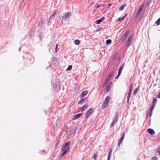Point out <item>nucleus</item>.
Returning <instances> with one entry per match:
<instances>
[{
	"instance_id": "obj_3",
	"label": "nucleus",
	"mask_w": 160,
	"mask_h": 160,
	"mask_svg": "<svg viewBox=\"0 0 160 160\" xmlns=\"http://www.w3.org/2000/svg\"><path fill=\"white\" fill-rule=\"evenodd\" d=\"M118 117V112H116L115 113V116L113 118V122L111 124V127L113 126L117 122Z\"/></svg>"
},
{
	"instance_id": "obj_52",
	"label": "nucleus",
	"mask_w": 160,
	"mask_h": 160,
	"mask_svg": "<svg viewBox=\"0 0 160 160\" xmlns=\"http://www.w3.org/2000/svg\"><path fill=\"white\" fill-rule=\"evenodd\" d=\"M19 52L20 51H21V48H19Z\"/></svg>"
},
{
	"instance_id": "obj_5",
	"label": "nucleus",
	"mask_w": 160,
	"mask_h": 160,
	"mask_svg": "<svg viewBox=\"0 0 160 160\" xmlns=\"http://www.w3.org/2000/svg\"><path fill=\"white\" fill-rule=\"evenodd\" d=\"M129 33V31H127L122 37V38L121 40V41L122 42H124L125 41V40L127 38Z\"/></svg>"
},
{
	"instance_id": "obj_39",
	"label": "nucleus",
	"mask_w": 160,
	"mask_h": 160,
	"mask_svg": "<svg viewBox=\"0 0 160 160\" xmlns=\"http://www.w3.org/2000/svg\"><path fill=\"white\" fill-rule=\"evenodd\" d=\"M140 14H139L138 12H137L136 14L135 17L136 18H137L140 15Z\"/></svg>"
},
{
	"instance_id": "obj_45",
	"label": "nucleus",
	"mask_w": 160,
	"mask_h": 160,
	"mask_svg": "<svg viewBox=\"0 0 160 160\" xmlns=\"http://www.w3.org/2000/svg\"><path fill=\"white\" fill-rule=\"evenodd\" d=\"M57 48H58V45H57V44H56V48H55L56 52L57 51V50H56V49H57Z\"/></svg>"
},
{
	"instance_id": "obj_10",
	"label": "nucleus",
	"mask_w": 160,
	"mask_h": 160,
	"mask_svg": "<svg viewBox=\"0 0 160 160\" xmlns=\"http://www.w3.org/2000/svg\"><path fill=\"white\" fill-rule=\"evenodd\" d=\"M124 66V63H123L119 68V70H118V74L120 75L122 71V70Z\"/></svg>"
},
{
	"instance_id": "obj_20",
	"label": "nucleus",
	"mask_w": 160,
	"mask_h": 160,
	"mask_svg": "<svg viewBox=\"0 0 160 160\" xmlns=\"http://www.w3.org/2000/svg\"><path fill=\"white\" fill-rule=\"evenodd\" d=\"M144 3H142L141 4L138 10L142 12V10L143 7L144 6Z\"/></svg>"
},
{
	"instance_id": "obj_25",
	"label": "nucleus",
	"mask_w": 160,
	"mask_h": 160,
	"mask_svg": "<svg viewBox=\"0 0 160 160\" xmlns=\"http://www.w3.org/2000/svg\"><path fill=\"white\" fill-rule=\"evenodd\" d=\"M112 42V40L111 39H108L106 41V43L107 44H109Z\"/></svg>"
},
{
	"instance_id": "obj_21",
	"label": "nucleus",
	"mask_w": 160,
	"mask_h": 160,
	"mask_svg": "<svg viewBox=\"0 0 160 160\" xmlns=\"http://www.w3.org/2000/svg\"><path fill=\"white\" fill-rule=\"evenodd\" d=\"M108 105V104L104 102L102 107V109H103L106 108Z\"/></svg>"
},
{
	"instance_id": "obj_7",
	"label": "nucleus",
	"mask_w": 160,
	"mask_h": 160,
	"mask_svg": "<svg viewBox=\"0 0 160 160\" xmlns=\"http://www.w3.org/2000/svg\"><path fill=\"white\" fill-rule=\"evenodd\" d=\"M82 113H81L78 114L77 115H75L74 116V117L72 118V120H76V119L79 118L82 115Z\"/></svg>"
},
{
	"instance_id": "obj_4",
	"label": "nucleus",
	"mask_w": 160,
	"mask_h": 160,
	"mask_svg": "<svg viewBox=\"0 0 160 160\" xmlns=\"http://www.w3.org/2000/svg\"><path fill=\"white\" fill-rule=\"evenodd\" d=\"M71 142L70 141H68L67 142L61 150H68L70 148L69 145L71 144Z\"/></svg>"
},
{
	"instance_id": "obj_42",
	"label": "nucleus",
	"mask_w": 160,
	"mask_h": 160,
	"mask_svg": "<svg viewBox=\"0 0 160 160\" xmlns=\"http://www.w3.org/2000/svg\"><path fill=\"white\" fill-rule=\"evenodd\" d=\"M131 93H132V92L130 91H129V92L128 93V96H131Z\"/></svg>"
},
{
	"instance_id": "obj_27",
	"label": "nucleus",
	"mask_w": 160,
	"mask_h": 160,
	"mask_svg": "<svg viewBox=\"0 0 160 160\" xmlns=\"http://www.w3.org/2000/svg\"><path fill=\"white\" fill-rule=\"evenodd\" d=\"M80 41L79 40H75V44L76 45H78L80 43Z\"/></svg>"
},
{
	"instance_id": "obj_14",
	"label": "nucleus",
	"mask_w": 160,
	"mask_h": 160,
	"mask_svg": "<svg viewBox=\"0 0 160 160\" xmlns=\"http://www.w3.org/2000/svg\"><path fill=\"white\" fill-rule=\"evenodd\" d=\"M126 6V3H124L122 5V6L120 7L119 9V11H122V10L124 7Z\"/></svg>"
},
{
	"instance_id": "obj_12",
	"label": "nucleus",
	"mask_w": 160,
	"mask_h": 160,
	"mask_svg": "<svg viewBox=\"0 0 160 160\" xmlns=\"http://www.w3.org/2000/svg\"><path fill=\"white\" fill-rule=\"evenodd\" d=\"M110 97L109 96H108L105 98V99L104 100V102L108 104L109 103V101H110Z\"/></svg>"
},
{
	"instance_id": "obj_43",
	"label": "nucleus",
	"mask_w": 160,
	"mask_h": 160,
	"mask_svg": "<svg viewBox=\"0 0 160 160\" xmlns=\"http://www.w3.org/2000/svg\"><path fill=\"white\" fill-rule=\"evenodd\" d=\"M111 5H112V4L111 3H110L109 4H108V6L107 7L108 8H109Z\"/></svg>"
},
{
	"instance_id": "obj_6",
	"label": "nucleus",
	"mask_w": 160,
	"mask_h": 160,
	"mask_svg": "<svg viewBox=\"0 0 160 160\" xmlns=\"http://www.w3.org/2000/svg\"><path fill=\"white\" fill-rule=\"evenodd\" d=\"M71 13L70 12H68L64 15V16L62 17V19L66 20L71 16Z\"/></svg>"
},
{
	"instance_id": "obj_31",
	"label": "nucleus",
	"mask_w": 160,
	"mask_h": 160,
	"mask_svg": "<svg viewBox=\"0 0 160 160\" xmlns=\"http://www.w3.org/2000/svg\"><path fill=\"white\" fill-rule=\"evenodd\" d=\"M101 20V19H100L97 20L96 21V23L98 24H100L102 22Z\"/></svg>"
},
{
	"instance_id": "obj_16",
	"label": "nucleus",
	"mask_w": 160,
	"mask_h": 160,
	"mask_svg": "<svg viewBox=\"0 0 160 160\" xmlns=\"http://www.w3.org/2000/svg\"><path fill=\"white\" fill-rule=\"evenodd\" d=\"M88 105L87 104L84 105L82 108L81 111L82 112L84 111L87 108Z\"/></svg>"
},
{
	"instance_id": "obj_26",
	"label": "nucleus",
	"mask_w": 160,
	"mask_h": 160,
	"mask_svg": "<svg viewBox=\"0 0 160 160\" xmlns=\"http://www.w3.org/2000/svg\"><path fill=\"white\" fill-rule=\"evenodd\" d=\"M111 151H110V152L108 153V160H110V157L111 154Z\"/></svg>"
},
{
	"instance_id": "obj_19",
	"label": "nucleus",
	"mask_w": 160,
	"mask_h": 160,
	"mask_svg": "<svg viewBox=\"0 0 160 160\" xmlns=\"http://www.w3.org/2000/svg\"><path fill=\"white\" fill-rule=\"evenodd\" d=\"M144 3H142L141 4L138 10L142 12V10L143 7L144 6Z\"/></svg>"
},
{
	"instance_id": "obj_11",
	"label": "nucleus",
	"mask_w": 160,
	"mask_h": 160,
	"mask_svg": "<svg viewBox=\"0 0 160 160\" xmlns=\"http://www.w3.org/2000/svg\"><path fill=\"white\" fill-rule=\"evenodd\" d=\"M111 86V83H110L107 85L106 87V91L107 92H108L110 90V87Z\"/></svg>"
},
{
	"instance_id": "obj_8",
	"label": "nucleus",
	"mask_w": 160,
	"mask_h": 160,
	"mask_svg": "<svg viewBox=\"0 0 160 160\" xmlns=\"http://www.w3.org/2000/svg\"><path fill=\"white\" fill-rule=\"evenodd\" d=\"M125 133L124 132H123V134H122L121 136L120 139H119V142L118 143V145H120V144L122 142L123 140V138H124V137L125 136Z\"/></svg>"
},
{
	"instance_id": "obj_9",
	"label": "nucleus",
	"mask_w": 160,
	"mask_h": 160,
	"mask_svg": "<svg viewBox=\"0 0 160 160\" xmlns=\"http://www.w3.org/2000/svg\"><path fill=\"white\" fill-rule=\"evenodd\" d=\"M147 131L152 135H154L155 133V132L151 128L148 129L147 130Z\"/></svg>"
},
{
	"instance_id": "obj_24",
	"label": "nucleus",
	"mask_w": 160,
	"mask_h": 160,
	"mask_svg": "<svg viewBox=\"0 0 160 160\" xmlns=\"http://www.w3.org/2000/svg\"><path fill=\"white\" fill-rule=\"evenodd\" d=\"M155 106L154 105H152V106H151L149 110L150 111L152 112L153 110L154 109V108L155 107Z\"/></svg>"
},
{
	"instance_id": "obj_28",
	"label": "nucleus",
	"mask_w": 160,
	"mask_h": 160,
	"mask_svg": "<svg viewBox=\"0 0 160 160\" xmlns=\"http://www.w3.org/2000/svg\"><path fill=\"white\" fill-rule=\"evenodd\" d=\"M138 88H137L135 89L134 90V92H133V94L134 95H135L136 94V93H137V92H138Z\"/></svg>"
},
{
	"instance_id": "obj_40",
	"label": "nucleus",
	"mask_w": 160,
	"mask_h": 160,
	"mask_svg": "<svg viewBox=\"0 0 160 160\" xmlns=\"http://www.w3.org/2000/svg\"><path fill=\"white\" fill-rule=\"evenodd\" d=\"M152 0H149L148 1V3L147 4V6H148L152 2Z\"/></svg>"
},
{
	"instance_id": "obj_30",
	"label": "nucleus",
	"mask_w": 160,
	"mask_h": 160,
	"mask_svg": "<svg viewBox=\"0 0 160 160\" xmlns=\"http://www.w3.org/2000/svg\"><path fill=\"white\" fill-rule=\"evenodd\" d=\"M109 80V78H107L106 79V81L104 83L103 85H105L106 83L108 82Z\"/></svg>"
},
{
	"instance_id": "obj_13",
	"label": "nucleus",
	"mask_w": 160,
	"mask_h": 160,
	"mask_svg": "<svg viewBox=\"0 0 160 160\" xmlns=\"http://www.w3.org/2000/svg\"><path fill=\"white\" fill-rule=\"evenodd\" d=\"M67 151H64L60 155L59 157L60 158H61L62 157L65 155L67 153Z\"/></svg>"
},
{
	"instance_id": "obj_48",
	"label": "nucleus",
	"mask_w": 160,
	"mask_h": 160,
	"mask_svg": "<svg viewBox=\"0 0 160 160\" xmlns=\"http://www.w3.org/2000/svg\"><path fill=\"white\" fill-rule=\"evenodd\" d=\"M130 96L128 95V96L127 97V99H129Z\"/></svg>"
},
{
	"instance_id": "obj_32",
	"label": "nucleus",
	"mask_w": 160,
	"mask_h": 160,
	"mask_svg": "<svg viewBox=\"0 0 160 160\" xmlns=\"http://www.w3.org/2000/svg\"><path fill=\"white\" fill-rule=\"evenodd\" d=\"M97 158V155L96 153H95L93 155V158L94 160H97L96 158Z\"/></svg>"
},
{
	"instance_id": "obj_37",
	"label": "nucleus",
	"mask_w": 160,
	"mask_h": 160,
	"mask_svg": "<svg viewBox=\"0 0 160 160\" xmlns=\"http://www.w3.org/2000/svg\"><path fill=\"white\" fill-rule=\"evenodd\" d=\"M151 120V118H149L148 121V124L149 125H150Z\"/></svg>"
},
{
	"instance_id": "obj_35",
	"label": "nucleus",
	"mask_w": 160,
	"mask_h": 160,
	"mask_svg": "<svg viewBox=\"0 0 160 160\" xmlns=\"http://www.w3.org/2000/svg\"><path fill=\"white\" fill-rule=\"evenodd\" d=\"M103 28H98L96 31H101V30Z\"/></svg>"
},
{
	"instance_id": "obj_44",
	"label": "nucleus",
	"mask_w": 160,
	"mask_h": 160,
	"mask_svg": "<svg viewBox=\"0 0 160 160\" xmlns=\"http://www.w3.org/2000/svg\"><path fill=\"white\" fill-rule=\"evenodd\" d=\"M105 19V18L104 17H102L100 19H101V21H102V20H104Z\"/></svg>"
},
{
	"instance_id": "obj_15",
	"label": "nucleus",
	"mask_w": 160,
	"mask_h": 160,
	"mask_svg": "<svg viewBox=\"0 0 160 160\" xmlns=\"http://www.w3.org/2000/svg\"><path fill=\"white\" fill-rule=\"evenodd\" d=\"M115 71H112L111 73L108 75V78H109V79L113 76V75L115 74Z\"/></svg>"
},
{
	"instance_id": "obj_22",
	"label": "nucleus",
	"mask_w": 160,
	"mask_h": 160,
	"mask_svg": "<svg viewBox=\"0 0 160 160\" xmlns=\"http://www.w3.org/2000/svg\"><path fill=\"white\" fill-rule=\"evenodd\" d=\"M157 102V99L156 98H153L152 103V105H154L155 106Z\"/></svg>"
},
{
	"instance_id": "obj_1",
	"label": "nucleus",
	"mask_w": 160,
	"mask_h": 160,
	"mask_svg": "<svg viewBox=\"0 0 160 160\" xmlns=\"http://www.w3.org/2000/svg\"><path fill=\"white\" fill-rule=\"evenodd\" d=\"M133 37L134 34H132L128 37L126 44V46L127 48H128L131 44L132 42L133 39Z\"/></svg>"
},
{
	"instance_id": "obj_54",
	"label": "nucleus",
	"mask_w": 160,
	"mask_h": 160,
	"mask_svg": "<svg viewBox=\"0 0 160 160\" xmlns=\"http://www.w3.org/2000/svg\"><path fill=\"white\" fill-rule=\"evenodd\" d=\"M148 116H147V117L146 119H148Z\"/></svg>"
},
{
	"instance_id": "obj_46",
	"label": "nucleus",
	"mask_w": 160,
	"mask_h": 160,
	"mask_svg": "<svg viewBox=\"0 0 160 160\" xmlns=\"http://www.w3.org/2000/svg\"><path fill=\"white\" fill-rule=\"evenodd\" d=\"M120 74H118V75L115 78V79H117V78H118V77H119V76H120Z\"/></svg>"
},
{
	"instance_id": "obj_49",
	"label": "nucleus",
	"mask_w": 160,
	"mask_h": 160,
	"mask_svg": "<svg viewBox=\"0 0 160 160\" xmlns=\"http://www.w3.org/2000/svg\"><path fill=\"white\" fill-rule=\"evenodd\" d=\"M141 12H142L141 11L138 10V11L137 12H138L139 14H140L141 13Z\"/></svg>"
},
{
	"instance_id": "obj_41",
	"label": "nucleus",
	"mask_w": 160,
	"mask_h": 160,
	"mask_svg": "<svg viewBox=\"0 0 160 160\" xmlns=\"http://www.w3.org/2000/svg\"><path fill=\"white\" fill-rule=\"evenodd\" d=\"M152 112H151V111H150V113H149V116L151 117L152 115Z\"/></svg>"
},
{
	"instance_id": "obj_36",
	"label": "nucleus",
	"mask_w": 160,
	"mask_h": 160,
	"mask_svg": "<svg viewBox=\"0 0 160 160\" xmlns=\"http://www.w3.org/2000/svg\"><path fill=\"white\" fill-rule=\"evenodd\" d=\"M151 160H157V158L156 157H153Z\"/></svg>"
},
{
	"instance_id": "obj_33",
	"label": "nucleus",
	"mask_w": 160,
	"mask_h": 160,
	"mask_svg": "<svg viewBox=\"0 0 160 160\" xmlns=\"http://www.w3.org/2000/svg\"><path fill=\"white\" fill-rule=\"evenodd\" d=\"M132 86H133V84H131L130 85V87L129 88V91H130V90H131V91L132 92V89L133 88Z\"/></svg>"
},
{
	"instance_id": "obj_38",
	"label": "nucleus",
	"mask_w": 160,
	"mask_h": 160,
	"mask_svg": "<svg viewBox=\"0 0 160 160\" xmlns=\"http://www.w3.org/2000/svg\"><path fill=\"white\" fill-rule=\"evenodd\" d=\"M55 13H54L52 14L50 16L49 19H50L51 18H52L55 15Z\"/></svg>"
},
{
	"instance_id": "obj_53",
	"label": "nucleus",
	"mask_w": 160,
	"mask_h": 160,
	"mask_svg": "<svg viewBox=\"0 0 160 160\" xmlns=\"http://www.w3.org/2000/svg\"><path fill=\"white\" fill-rule=\"evenodd\" d=\"M30 37H31V38H32V35H30Z\"/></svg>"
},
{
	"instance_id": "obj_34",
	"label": "nucleus",
	"mask_w": 160,
	"mask_h": 160,
	"mask_svg": "<svg viewBox=\"0 0 160 160\" xmlns=\"http://www.w3.org/2000/svg\"><path fill=\"white\" fill-rule=\"evenodd\" d=\"M85 99H82L79 102V104L82 103L83 101H85Z\"/></svg>"
},
{
	"instance_id": "obj_23",
	"label": "nucleus",
	"mask_w": 160,
	"mask_h": 160,
	"mask_svg": "<svg viewBox=\"0 0 160 160\" xmlns=\"http://www.w3.org/2000/svg\"><path fill=\"white\" fill-rule=\"evenodd\" d=\"M155 23L157 25H158L160 24V18L155 22Z\"/></svg>"
},
{
	"instance_id": "obj_29",
	"label": "nucleus",
	"mask_w": 160,
	"mask_h": 160,
	"mask_svg": "<svg viewBox=\"0 0 160 160\" xmlns=\"http://www.w3.org/2000/svg\"><path fill=\"white\" fill-rule=\"evenodd\" d=\"M72 65H69L68 66V68H67V70L68 71V70H71L72 69Z\"/></svg>"
},
{
	"instance_id": "obj_55",
	"label": "nucleus",
	"mask_w": 160,
	"mask_h": 160,
	"mask_svg": "<svg viewBox=\"0 0 160 160\" xmlns=\"http://www.w3.org/2000/svg\"><path fill=\"white\" fill-rule=\"evenodd\" d=\"M58 143H57L56 144V145H58Z\"/></svg>"
},
{
	"instance_id": "obj_18",
	"label": "nucleus",
	"mask_w": 160,
	"mask_h": 160,
	"mask_svg": "<svg viewBox=\"0 0 160 160\" xmlns=\"http://www.w3.org/2000/svg\"><path fill=\"white\" fill-rule=\"evenodd\" d=\"M127 16V14H126L124 16L122 17V18L120 17L118 19V21L119 22L121 21V20L124 19Z\"/></svg>"
},
{
	"instance_id": "obj_17",
	"label": "nucleus",
	"mask_w": 160,
	"mask_h": 160,
	"mask_svg": "<svg viewBox=\"0 0 160 160\" xmlns=\"http://www.w3.org/2000/svg\"><path fill=\"white\" fill-rule=\"evenodd\" d=\"M88 94V92L86 91H84L81 94V97H83L86 96Z\"/></svg>"
},
{
	"instance_id": "obj_2",
	"label": "nucleus",
	"mask_w": 160,
	"mask_h": 160,
	"mask_svg": "<svg viewBox=\"0 0 160 160\" xmlns=\"http://www.w3.org/2000/svg\"><path fill=\"white\" fill-rule=\"evenodd\" d=\"M93 111V108H91L86 112L85 116L86 119L88 118L89 117L91 116Z\"/></svg>"
},
{
	"instance_id": "obj_47",
	"label": "nucleus",
	"mask_w": 160,
	"mask_h": 160,
	"mask_svg": "<svg viewBox=\"0 0 160 160\" xmlns=\"http://www.w3.org/2000/svg\"><path fill=\"white\" fill-rule=\"evenodd\" d=\"M39 37L40 38V40H41L42 39V35H39Z\"/></svg>"
},
{
	"instance_id": "obj_50",
	"label": "nucleus",
	"mask_w": 160,
	"mask_h": 160,
	"mask_svg": "<svg viewBox=\"0 0 160 160\" xmlns=\"http://www.w3.org/2000/svg\"><path fill=\"white\" fill-rule=\"evenodd\" d=\"M100 5H98L96 7V8H99L100 7Z\"/></svg>"
},
{
	"instance_id": "obj_51",
	"label": "nucleus",
	"mask_w": 160,
	"mask_h": 160,
	"mask_svg": "<svg viewBox=\"0 0 160 160\" xmlns=\"http://www.w3.org/2000/svg\"><path fill=\"white\" fill-rule=\"evenodd\" d=\"M129 99H127V103H129Z\"/></svg>"
}]
</instances>
